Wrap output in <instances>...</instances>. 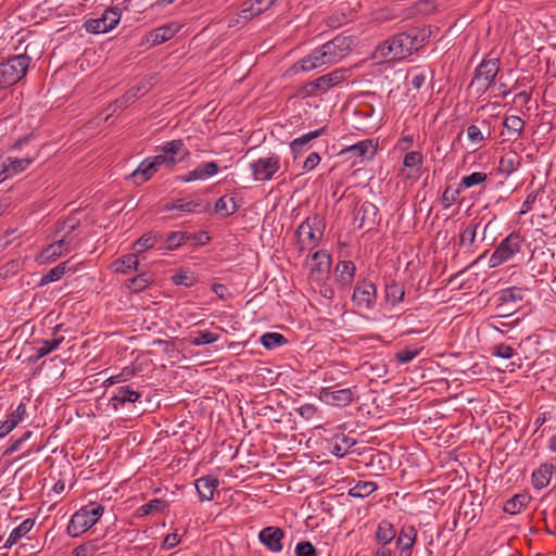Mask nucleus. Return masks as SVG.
Wrapping results in <instances>:
<instances>
[{
  "instance_id": "nucleus-1",
  "label": "nucleus",
  "mask_w": 556,
  "mask_h": 556,
  "mask_svg": "<svg viewBox=\"0 0 556 556\" xmlns=\"http://www.w3.org/2000/svg\"><path fill=\"white\" fill-rule=\"evenodd\" d=\"M353 46V37L338 35L296 62L293 68L296 72H309L324 65L334 64L348 55Z\"/></svg>"
},
{
  "instance_id": "nucleus-2",
  "label": "nucleus",
  "mask_w": 556,
  "mask_h": 556,
  "mask_svg": "<svg viewBox=\"0 0 556 556\" xmlns=\"http://www.w3.org/2000/svg\"><path fill=\"white\" fill-rule=\"evenodd\" d=\"M424 38H420L416 28L396 34L377 46L374 58L378 60L401 61L412 55L422 47Z\"/></svg>"
},
{
  "instance_id": "nucleus-3",
  "label": "nucleus",
  "mask_w": 556,
  "mask_h": 556,
  "mask_svg": "<svg viewBox=\"0 0 556 556\" xmlns=\"http://www.w3.org/2000/svg\"><path fill=\"white\" fill-rule=\"evenodd\" d=\"M30 58L27 54L12 55L0 63V88L17 84L27 73Z\"/></svg>"
},
{
  "instance_id": "nucleus-4",
  "label": "nucleus",
  "mask_w": 556,
  "mask_h": 556,
  "mask_svg": "<svg viewBox=\"0 0 556 556\" xmlns=\"http://www.w3.org/2000/svg\"><path fill=\"white\" fill-rule=\"evenodd\" d=\"M104 513V507L98 503H90L77 510L67 526L71 536H78L89 530Z\"/></svg>"
},
{
  "instance_id": "nucleus-5",
  "label": "nucleus",
  "mask_w": 556,
  "mask_h": 556,
  "mask_svg": "<svg viewBox=\"0 0 556 556\" xmlns=\"http://www.w3.org/2000/svg\"><path fill=\"white\" fill-rule=\"evenodd\" d=\"M324 233V223L318 215L306 217L298 227L295 235L300 251H309L315 249Z\"/></svg>"
},
{
  "instance_id": "nucleus-6",
  "label": "nucleus",
  "mask_w": 556,
  "mask_h": 556,
  "mask_svg": "<svg viewBox=\"0 0 556 556\" xmlns=\"http://www.w3.org/2000/svg\"><path fill=\"white\" fill-rule=\"evenodd\" d=\"M525 239L518 232H511L504 238L496 247L489 260L491 268L497 267L501 264L511 260L517 253L521 251Z\"/></svg>"
},
{
  "instance_id": "nucleus-7",
  "label": "nucleus",
  "mask_w": 556,
  "mask_h": 556,
  "mask_svg": "<svg viewBox=\"0 0 556 556\" xmlns=\"http://www.w3.org/2000/svg\"><path fill=\"white\" fill-rule=\"evenodd\" d=\"M498 71V59L483 60L475 70L470 87L473 88L477 93H484L493 84Z\"/></svg>"
},
{
  "instance_id": "nucleus-8",
  "label": "nucleus",
  "mask_w": 556,
  "mask_h": 556,
  "mask_svg": "<svg viewBox=\"0 0 556 556\" xmlns=\"http://www.w3.org/2000/svg\"><path fill=\"white\" fill-rule=\"evenodd\" d=\"M249 167L255 181H269L280 170V156L276 153H269L250 163Z\"/></svg>"
},
{
  "instance_id": "nucleus-9",
  "label": "nucleus",
  "mask_w": 556,
  "mask_h": 556,
  "mask_svg": "<svg viewBox=\"0 0 556 556\" xmlns=\"http://www.w3.org/2000/svg\"><path fill=\"white\" fill-rule=\"evenodd\" d=\"M525 290L518 287L503 289L497 295V311L501 316H509L521 307Z\"/></svg>"
},
{
  "instance_id": "nucleus-10",
  "label": "nucleus",
  "mask_w": 556,
  "mask_h": 556,
  "mask_svg": "<svg viewBox=\"0 0 556 556\" xmlns=\"http://www.w3.org/2000/svg\"><path fill=\"white\" fill-rule=\"evenodd\" d=\"M121 20V10L117 7H111L104 10L101 17L89 18L84 26L88 33L104 34L112 30Z\"/></svg>"
},
{
  "instance_id": "nucleus-11",
  "label": "nucleus",
  "mask_w": 556,
  "mask_h": 556,
  "mask_svg": "<svg viewBox=\"0 0 556 556\" xmlns=\"http://www.w3.org/2000/svg\"><path fill=\"white\" fill-rule=\"evenodd\" d=\"M377 289L374 282L369 280H359L356 282L352 295V301L358 308L371 309L376 304Z\"/></svg>"
},
{
  "instance_id": "nucleus-12",
  "label": "nucleus",
  "mask_w": 556,
  "mask_h": 556,
  "mask_svg": "<svg viewBox=\"0 0 556 556\" xmlns=\"http://www.w3.org/2000/svg\"><path fill=\"white\" fill-rule=\"evenodd\" d=\"M159 151L165 155L169 163V169L189 156L190 152L184 140L175 139L159 147Z\"/></svg>"
},
{
  "instance_id": "nucleus-13",
  "label": "nucleus",
  "mask_w": 556,
  "mask_h": 556,
  "mask_svg": "<svg viewBox=\"0 0 556 556\" xmlns=\"http://www.w3.org/2000/svg\"><path fill=\"white\" fill-rule=\"evenodd\" d=\"M319 399L329 405L343 407L353 402L354 393L350 388L333 390L331 387H323Z\"/></svg>"
},
{
  "instance_id": "nucleus-14",
  "label": "nucleus",
  "mask_w": 556,
  "mask_h": 556,
  "mask_svg": "<svg viewBox=\"0 0 556 556\" xmlns=\"http://www.w3.org/2000/svg\"><path fill=\"white\" fill-rule=\"evenodd\" d=\"M285 532L278 527H266L258 533V540L264 544L268 551L279 553L282 551V539Z\"/></svg>"
},
{
  "instance_id": "nucleus-15",
  "label": "nucleus",
  "mask_w": 556,
  "mask_h": 556,
  "mask_svg": "<svg viewBox=\"0 0 556 556\" xmlns=\"http://www.w3.org/2000/svg\"><path fill=\"white\" fill-rule=\"evenodd\" d=\"M377 216L378 207L374 203L365 201L356 211L354 222L358 223V228H363L365 226L372 227L378 223Z\"/></svg>"
},
{
  "instance_id": "nucleus-16",
  "label": "nucleus",
  "mask_w": 556,
  "mask_h": 556,
  "mask_svg": "<svg viewBox=\"0 0 556 556\" xmlns=\"http://www.w3.org/2000/svg\"><path fill=\"white\" fill-rule=\"evenodd\" d=\"M342 155H349V159H371L376 154V146L372 143V140L365 139L358 141L355 144L346 147L341 151Z\"/></svg>"
},
{
  "instance_id": "nucleus-17",
  "label": "nucleus",
  "mask_w": 556,
  "mask_h": 556,
  "mask_svg": "<svg viewBox=\"0 0 556 556\" xmlns=\"http://www.w3.org/2000/svg\"><path fill=\"white\" fill-rule=\"evenodd\" d=\"M141 397V393L131 389L129 386L121 387L110 399V405L117 412L126 403H136Z\"/></svg>"
},
{
  "instance_id": "nucleus-18",
  "label": "nucleus",
  "mask_w": 556,
  "mask_h": 556,
  "mask_svg": "<svg viewBox=\"0 0 556 556\" xmlns=\"http://www.w3.org/2000/svg\"><path fill=\"white\" fill-rule=\"evenodd\" d=\"M218 172V165L216 162H207L203 165L195 167L184 176L177 177V180L181 182H191L195 180H205Z\"/></svg>"
},
{
  "instance_id": "nucleus-19",
  "label": "nucleus",
  "mask_w": 556,
  "mask_h": 556,
  "mask_svg": "<svg viewBox=\"0 0 556 556\" xmlns=\"http://www.w3.org/2000/svg\"><path fill=\"white\" fill-rule=\"evenodd\" d=\"M346 77V70L337 68L326 75H323L316 79H314L315 86L317 87L319 93L327 92L330 88L342 83Z\"/></svg>"
},
{
  "instance_id": "nucleus-20",
  "label": "nucleus",
  "mask_w": 556,
  "mask_h": 556,
  "mask_svg": "<svg viewBox=\"0 0 556 556\" xmlns=\"http://www.w3.org/2000/svg\"><path fill=\"white\" fill-rule=\"evenodd\" d=\"M395 539L396 547L401 553H405L407 556H410L417 539V530L414 526H404Z\"/></svg>"
},
{
  "instance_id": "nucleus-21",
  "label": "nucleus",
  "mask_w": 556,
  "mask_h": 556,
  "mask_svg": "<svg viewBox=\"0 0 556 556\" xmlns=\"http://www.w3.org/2000/svg\"><path fill=\"white\" fill-rule=\"evenodd\" d=\"M26 406L20 403L17 407L8 415L4 421H0V439L7 437L24 419Z\"/></svg>"
},
{
  "instance_id": "nucleus-22",
  "label": "nucleus",
  "mask_w": 556,
  "mask_h": 556,
  "mask_svg": "<svg viewBox=\"0 0 556 556\" xmlns=\"http://www.w3.org/2000/svg\"><path fill=\"white\" fill-rule=\"evenodd\" d=\"M151 86L150 81H142L137 86L130 88L122 98L117 99L114 105L117 109L124 110L132 104L138 98L148 92Z\"/></svg>"
},
{
  "instance_id": "nucleus-23",
  "label": "nucleus",
  "mask_w": 556,
  "mask_h": 556,
  "mask_svg": "<svg viewBox=\"0 0 556 556\" xmlns=\"http://www.w3.org/2000/svg\"><path fill=\"white\" fill-rule=\"evenodd\" d=\"M325 131H326V128L321 127L319 129L309 131L299 138H295L294 140H292L290 143V149H291L292 153L294 154V157H296L298 155L307 151L309 149L311 141L318 138L319 136H321Z\"/></svg>"
},
{
  "instance_id": "nucleus-24",
  "label": "nucleus",
  "mask_w": 556,
  "mask_h": 556,
  "mask_svg": "<svg viewBox=\"0 0 556 556\" xmlns=\"http://www.w3.org/2000/svg\"><path fill=\"white\" fill-rule=\"evenodd\" d=\"M355 444L354 439L344 433H338L330 441V451L334 456L343 457Z\"/></svg>"
},
{
  "instance_id": "nucleus-25",
  "label": "nucleus",
  "mask_w": 556,
  "mask_h": 556,
  "mask_svg": "<svg viewBox=\"0 0 556 556\" xmlns=\"http://www.w3.org/2000/svg\"><path fill=\"white\" fill-rule=\"evenodd\" d=\"M218 479L212 476L201 477L195 481V489L201 501L213 500L214 492L218 486Z\"/></svg>"
},
{
  "instance_id": "nucleus-26",
  "label": "nucleus",
  "mask_w": 556,
  "mask_h": 556,
  "mask_svg": "<svg viewBox=\"0 0 556 556\" xmlns=\"http://www.w3.org/2000/svg\"><path fill=\"white\" fill-rule=\"evenodd\" d=\"M241 206L239 200L235 197L223 195L214 204V212L222 217H228L235 214Z\"/></svg>"
},
{
  "instance_id": "nucleus-27",
  "label": "nucleus",
  "mask_w": 556,
  "mask_h": 556,
  "mask_svg": "<svg viewBox=\"0 0 556 556\" xmlns=\"http://www.w3.org/2000/svg\"><path fill=\"white\" fill-rule=\"evenodd\" d=\"M206 206H203L200 201L194 200H185L178 199L172 203H167L163 206V211H179L181 213H195L200 212L202 208L205 210Z\"/></svg>"
},
{
  "instance_id": "nucleus-28",
  "label": "nucleus",
  "mask_w": 556,
  "mask_h": 556,
  "mask_svg": "<svg viewBox=\"0 0 556 556\" xmlns=\"http://www.w3.org/2000/svg\"><path fill=\"white\" fill-rule=\"evenodd\" d=\"M375 538L378 544L386 546L396 538V530L389 520L383 519L378 523Z\"/></svg>"
},
{
  "instance_id": "nucleus-29",
  "label": "nucleus",
  "mask_w": 556,
  "mask_h": 556,
  "mask_svg": "<svg viewBox=\"0 0 556 556\" xmlns=\"http://www.w3.org/2000/svg\"><path fill=\"white\" fill-rule=\"evenodd\" d=\"M488 180V174L484 172H473L469 175L462 177L458 188L455 193H460L463 189L472 188L476 186L481 187V191H484V182Z\"/></svg>"
},
{
  "instance_id": "nucleus-30",
  "label": "nucleus",
  "mask_w": 556,
  "mask_h": 556,
  "mask_svg": "<svg viewBox=\"0 0 556 556\" xmlns=\"http://www.w3.org/2000/svg\"><path fill=\"white\" fill-rule=\"evenodd\" d=\"M156 174L149 159H144L139 166L131 173L130 178L135 185L140 186L151 179Z\"/></svg>"
},
{
  "instance_id": "nucleus-31",
  "label": "nucleus",
  "mask_w": 556,
  "mask_h": 556,
  "mask_svg": "<svg viewBox=\"0 0 556 556\" xmlns=\"http://www.w3.org/2000/svg\"><path fill=\"white\" fill-rule=\"evenodd\" d=\"M35 525V520L27 518L20 526L14 528L5 540L3 547L10 548L18 542L24 535H26Z\"/></svg>"
},
{
  "instance_id": "nucleus-32",
  "label": "nucleus",
  "mask_w": 556,
  "mask_h": 556,
  "mask_svg": "<svg viewBox=\"0 0 556 556\" xmlns=\"http://www.w3.org/2000/svg\"><path fill=\"white\" fill-rule=\"evenodd\" d=\"M356 267L352 261H340L336 266L337 280L342 286H349L355 275Z\"/></svg>"
},
{
  "instance_id": "nucleus-33",
  "label": "nucleus",
  "mask_w": 556,
  "mask_h": 556,
  "mask_svg": "<svg viewBox=\"0 0 556 556\" xmlns=\"http://www.w3.org/2000/svg\"><path fill=\"white\" fill-rule=\"evenodd\" d=\"M70 250V241L61 238L41 252V258L43 261H54L56 257L61 256L64 252H68Z\"/></svg>"
},
{
  "instance_id": "nucleus-34",
  "label": "nucleus",
  "mask_w": 556,
  "mask_h": 556,
  "mask_svg": "<svg viewBox=\"0 0 556 556\" xmlns=\"http://www.w3.org/2000/svg\"><path fill=\"white\" fill-rule=\"evenodd\" d=\"M33 162L30 157L14 159L8 157L0 164L2 172H7L9 176L18 174L25 170Z\"/></svg>"
},
{
  "instance_id": "nucleus-35",
  "label": "nucleus",
  "mask_w": 556,
  "mask_h": 556,
  "mask_svg": "<svg viewBox=\"0 0 556 556\" xmlns=\"http://www.w3.org/2000/svg\"><path fill=\"white\" fill-rule=\"evenodd\" d=\"M176 29L172 25H163L148 34L147 41L152 46L161 45L174 37Z\"/></svg>"
},
{
  "instance_id": "nucleus-36",
  "label": "nucleus",
  "mask_w": 556,
  "mask_h": 556,
  "mask_svg": "<svg viewBox=\"0 0 556 556\" xmlns=\"http://www.w3.org/2000/svg\"><path fill=\"white\" fill-rule=\"evenodd\" d=\"M552 475L553 467L542 464L539 469L532 472V485L538 490L545 488L549 483Z\"/></svg>"
},
{
  "instance_id": "nucleus-37",
  "label": "nucleus",
  "mask_w": 556,
  "mask_h": 556,
  "mask_svg": "<svg viewBox=\"0 0 556 556\" xmlns=\"http://www.w3.org/2000/svg\"><path fill=\"white\" fill-rule=\"evenodd\" d=\"M405 290L404 287L395 280H390L386 285V299L392 305L395 306L401 303L404 299Z\"/></svg>"
},
{
  "instance_id": "nucleus-38",
  "label": "nucleus",
  "mask_w": 556,
  "mask_h": 556,
  "mask_svg": "<svg viewBox=\"0 0 556 556\" xmlns=\"http://www.w3.org/2000/svg\"><path fill=\"white\" fill-rule=\"evenodd\" d=\"M139 265L138 256L137 254H128L123 256L122 258L116 260L112 267L114 271L121 273V274H127L130 270H136Z\"/></svg>"
},
{
  "instance_id": "nucleus-39",
  "label": "nucleus",
  "mask_w": 556,
  "mask_h": 556,
  "mask_svg": "<svg viewBox=\"0 0 556 556\" xmlns=\"http://www.w3.org/2000/svg\"><path fill=\"white\" fill-rule=\"evenodd\" d=\"M70 270L68 262H63L51 268L40 279V286H45L54 281L60 280L66 271Z\"/></svg>"
},
{
  "instance_id": "nucleus-40",
  "label": "nucleus",
  "mask_w": 556,
  "mask_h": 556,
  "mask_svg": "<svg viewBox=\"0 0 556 556\" xmlns=\"http://www.w3.org/2000/svg\"><path fill=\"white\" fill-rule=\"evenodd\" d=\"M377 490V484L372 481H358L349 490V495L353 497H366Z\"/></svg>"
},
{
  "instance_id": "nucleus-41",
  "label": "nucleus",
  "mask_w": 556,
  "mask_h": 556,
  "mask_svg": "<svg viewBox=\"0 0 556 556\" xmlns=\"http://www.w3.org/2000/svg\"><path fill=\"white\" fill-rule=\"evenodd\" d=\"M194 336L190 338V343L194 346L212 344L219 340V334L214 333L212 331H195Z\"/></svg>"
},
{
  "instance_id": "nucleus-42",
  "label": "nucleus",
  "mask_w": 556,
  "mask_h": 556,
  "mask_svg": "<svg viewBox=\"0 0 556 556\" xmlns=\"http://www.w3.org/2000/svg\"><path fill=\"white\" fill-rule=\"evenodd\" d=\"M63 340L64 337L53 338L51 340H42L41 346H39L36 351V355L34 357L35 361H38L50 354L52 351L56 350Z\"/></svg>"
},
{
  "instance_id": "nucleus-43",
  "label": "nucleus",
  "mask_w": 556,
  "mask_h": 556,
  "mask_svg": "<svg viewBox=\"0 0 556 556\" xmlns=\"http://www.w3.org/2000/svg\"><path fill=\"white\" fill-rule=\"evenodd\" d=\"M288 340L278 332H266L261 337V343L264 348L273 350L286 344Z\"/></svg>"
},
{
  "instance_id": "nucleus-44",
  "label": "nucleus",
  "mask_w": 556,
  "mask_h": 556,
  "mask_svg": "<svg viewBox=\"0 0 556 556\" xmlns=\"http://www.w3.org/2000/svg\"><path fill=\"white\" fill-rule=\"evenodd\" d=\"M277 0H251V5L248 9L242 10L244 17H248V12L250 16H257L268 10Z\"/></svg>"
},
{
  "instance_id": "nucleus-45",
  "label": "nucleus",
  "mask_w": 556,
  "mask_h": 556,
  "mask_svg": "<svg viewBox=\"0 0 556 556\" xmlns=\"http://www.w3.org/2000/svg\"><path fill=\"white\" fill-rule=\"evenodd\" d=\"M191 238V235L184 231H173L167 235L165 239V245L168 250H174L184 243L188 242Z\"/></svg>"
},
{
  "instance_id": "nucleus-46",
  "label": "nucleus",
  "mask_w": 556,
  "mask_h": 556,
  "mask_svg": "<svg viewBox=\"0 0 556 556\" xmlns=\"http://www.w3.org/2000/svg\"><path fill=\"white\" fill-rule=\"evenodd\" d=\"M312 260L316 262V265L312 270L328 271L331 264V256L328 252L320 250L312 255Z\"/></svg>"
},
{
  "instance_id": "nucleus-47",
  "label": "nucleus",
  "mask_w": 556,
  "mask_h": 556,
  "mask_svg": "<svg viewBox=\"0 0 556 556\" xmlns=\"http://www.w3.org/2000/svg\"><path fill=\"white\" fill-rule=\"evenodd\" d=\"M527 504V496L517 494L508 500L504 505V511L510 515L518 514Z\"/></svg>"
},
{
  "instance_id": "nucleus-48",
  "label": "nucleus",
  "mask_w": 556,
  "mask_h": 556,
  "mask_svg": "<svg viewBox=\"0 0 556 556\" xmlns=\"http://www.w3.org/2000/svg\"><path fill=\"white\" fill-rule=\"evenodd\" d=\"M504 127L513 135H515V139H517L522 130H523V127H525V122L519 117V116H516V115H510V116H507L505 119H504Z\"/></svg>"
},
{
  "instance_id": "nucleus-49",
  "label": "nucleus",
  "mask_w": 556,
  "mask_h": 556,
  "mask_svg": "<svg viewBox=\"0 0 556 556\" xmlns=\"http://www.w3.org/2000/svg\"><path fill=\"white\" fill-rule=\"evenodd\" d=\"M99 549L98 540L87 541L73 549V556H93Z\"/></svg>"
},
{
  "instance_id": "nucleus-50",
  "label": "nucleus",
  "mask_w": 556,
  "mask_h": 556,
  "mask_svg": "<svg viewBox=\"0 0 556 556\" xmlns=\"http://www.w3.org/2000/svg\"><path fill=\"white\" fill-rule=\"evenodd\" d=\"M517 159L518 157L515 154L502 156L498 163V170L505 175L511 174L519 165Z\"/></svg>"
},
{
  "instance_id": "nucleus-51",
  "label": "nucleus",
  "mask_w": 556,
  "mask_h": 556,
  "mask_svg": "<svg viewBox=\"0 0 556 556\" xmlns=\"http://www.w3.org/2000/svg\"><path fill=\"white\" fill-rule=\"evenodd\" d=\"M155 243L156 237L152 233H146L134 243V249L136 253H142L147 249L153 248Z\"/></svg>"
},
{
  "instance_id": "nucleus-52",
  "label": "nucleus",
  "mask_w": 556,
  "mask_h": 556,
  "mask_svg": "<svg viewBox=\"0 0 556 556\" xmlns=\"http://www.w3.org/2000/svg\"><path fill=\"white\" fill-rule=\"evenodd\" d=\"M477 224L468 225L459 237V244L460 245H471L473 244L476 240V232H477Z\"/></svg>"
},
{
  "instance_id": "nucleus-53",
  "label": "nucleus",
  "mask_w": 556,
  "mask_h": 556,
  "mask_svg": "<svg viewBox=\"0 0 556 556\" xmlns=\"http://www.w3.org/2000/svg\"><path fill=\"white\" fill-rule=\"evenodd\" d=\"M422 160L424 157L420 152L412 151L404 156L403 164L406 167H414L416 169H419L422 165Z\"/></svg>"
},
{
  "instance_id": "nucleus-54",
  "label": "nucleus",
  "mask_w": 556,
  "mask_h": 556,
  "mask_svg": "<svg viewBox=\"0 0 556 556\" xmlns=\"http://www.w3.org/2000/svg\"><path fill=\"white\" fill-rule=\"evenodd\" d=\"M150 283V279L146 275H138L129 280L128 288L134 292L144 290Z\"/></svg>"
},
{
  "instance_id": "nucleus-55",
  "label": "nucleus",
  "mask_w": 556,
  "mask_h": 556,
  "mask_svg": "<svg viewBox=\"0 0 556 556\" xmlns=\"http://www.w3.org/2000/svg\"><path fill=\"white\" fill-rule=\"evenodd\" d=\"M79 225V220L75 217H68L62 224L58 225V231L63 232L62 238L66 240L67 236L72 233Z\"/></svg>"
},
{
  "instance_id": "nucleus-56",
  "label": "nucleus",
  "mask_w": 556,
  "mask_h": 556,
  "mask_svg": "<svg viewBox=\"0 0 556 556\" xmlns=\"http://www.w3.org/2000/svg\"><path fill=\"white\" fill-rule=\"evenodd\" d=\"M295 556H317V551L308 541H301L295 546Z\"/></svg>"
},
{
  "instance_id": "nucleus-57",
  "label": "nucleus",
  "mask_w": 556,
  "mask_h": 556,
  "mask_svg": "<svg viewBox=\"0 0 556 556\" xmlns=\"http://www.w3.org/2000/svg\"><path fill=\"white\" fill-rule=\"evenodd\" d=\"M172 279L175 285L185 287H191L195 282L194 276L189 271L178 273Z\"/></svg>"
},
{
  "instance_id": "nucleus-58",
  "label": "nucleus",
  "mask_w": 556,
  "mask_h": 556,
  "mask_svg": "<svg viewBox=\"0 0 556 556\" xmlns=\"http://www.w3.org/2000/svg\"><path fill=\"white\" fill-rule=\"evenodd\" d=\"M492 354L500 358L509 359L514 356V349L508 344L501 343L492 348Z\"/></svg>"
},
{
  "instance_id": "nucleus-59",
  "label": "nucleus",
  "mask_w": 556,
  "mask_h": 556,
  "mask_svg": "<svg viewBox=\"0 0 556 556\" xmlns=\"http://www.w3.org/2000/svg\"><path fill=\"white\" fill-rule=\"evenodd\" d=\"M467 137L473 144H481L485 139L481 128L477 125H470L467 128Z\"/></svg>"
},
{
  "instance_id": "nucleus-60",
  "label": "nucleus",
  "mask_w": 556,
  "mask_h": 556,
  "mask_svg": "<svg viewBox=\"0 0 556 556\" xmlns=\"http://www.w3.org/2000/svg\"><path fill=\"white\" fill-rule=\"evenodd\" d=\"M164 507H165L164 502L162 500L155 498V500H151L147 504L142 505L140 507V511H141V515H148L153 511L161 510Z\"/></svg>"
},
{
  "instance_id": "nucleus-61",
  "label": "nucleus",
  "mask_w": 556,
  "mask_h": 556,
  "mask_svg": "<svg viewBox=\"0 0 556 556\" xmlns=\"http://www.w3.org/2000/svg\"><path fill=\"white\" fill-rule=\"evenodd\" d=\"M418 354V350L406 348L395 354V359L400 363L406 364L413 361Z\"/></svg>"
},
{
  "instance_id": "nucleus-62",
  "label": "nucleus",
  "mask_w": 556,
  "mask_h": 556,
  "mask_svg": "<svg viewBox=\"0 0 556 556\" xmlns=\"http://www.w3.org/2000/svg\"><path fill=\"white\" fill-rule=\"evenodd\" d=\"M152 166L154 167L155 172L157 173L161 168H167L169 169V163L168 160H166L165 155L162 154V152L159 151V154L154 156L148 157Z\"/></svg>"
},
{
  "instance_id": "nucleus-63",
  "label": "nucleus",
  "mask_w": 556,
  "mask_h": 556,
  "mask_svg": "<svg viewBox=\"0 0 556 556\" xmlns=\"http://www.w3.org/2000/svg\"><path fill=\"white\" fill-rule=\"evenodd\" d=\"M540 194V190L531 191L522 203L520 214H526L532 210V206Z\"/></svg>"
},
{
  "instance_id": "nucleus-64",
  "label": "nucleus",
  "mask_w": 556,
  "mask_h": 556,
  "mask_svg": "<svg viewBox=\"0 0 556 556\" xmlns=\"http://www.w3.org/2000/svg\"><path fill=\"white\" fill-rule=\"evenodd\" d=\"M320 162V156L317 152H312L308 154L306 160L303 163V169L306 172L313 170Z\"/></svg>"
}]
</instances>
